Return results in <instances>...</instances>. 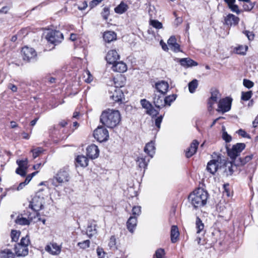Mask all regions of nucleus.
Returning <instances> with one entry per match:
<instances>
[{
  "label": "nucleus",
  "instance_id": "f257e3e1",
  "mask_svg": "<svg viewBox=\"0 0 258 258\" xmlns=\"http://www.w3.org/2000/svg\"><path fill=\"white\" fill-rule=\"evenodd\" d=\"M121 120V115L118 110L107 109L102 111L100 121L104 126L108 128L116 126Z\"/></svg>",
  "mask_w": 258,
  "mask_h": 258
},
{
  "label": "nucleus",
  "instance_id": "f03ea898",
  "mask_svg": "<svg viewBox=\"0 0 258 258\" xmlns=\"http://www.w3.org/2000/svg\"><path fill=\"white\" fill-rule=\"evenodd\" d=\"M208 198V193L204 189L199 188L189 195L188 200L195 208H198L206 204Z\"/></svg>",
  "mask_w": 258,
  "mask_h": 258
},
{
  "label": "nucleus",
  "instance_id": "7ed1b4c3",
  "mask_svg": "<svg viewBox=\"0 0 258 258\" xmlns=\"http://www.w3.org/2000/svg\"><path fill=\"white\" fill-rule=\"evenodd\" d=\"M70 175L68 171L66 168L60 169L54 177L49 180V182L54 187L61 185L69 181Z\"/></svg>",
  "mask_w": 258,
  "mask_h": 258
},
{
  "label": "nucleus",
  "instance_id": "20e7f679",
  "mask_svg": "<svg viewBox=\"0 0 258 258\" xmlns=\"http://www.w3.org/2000/svg\"><path fill=\"white\" fill-rule=\"evenodd\" d=\"M40 192H37L30 202L29 207L35 212L34 213H37L43 208L44 200Z\"/></svg>",
  "mask_w": 258,
  "mask_h": 258
},
{
  "label": "nucleus",
  "instance_id": "39448f33",
  "mask_svg": "<svg viewBox=\"0 0 258 258\" xmlns=\"http://www.w3.org/2000/svg\"><path fill=\"white\" fill-rule=\"evenodd\" d=\"M245 145L244 143H237L232 146L231 149L226 147V150L228 156L232 159L234 163V161H237L236 157L239 156L240 153L245 149Z\"/></svg>",
  "mask_w": 258,
  "mask_h": 258
},
{
  "label": "nucleus",
  "instance_id": "423d86ee",
  "mask_svg": "<svg viewBox=\"0 0 258 258\" xmlns=\"http://www.w3.org/2000/svg\"><path fill=\"white\" fill-rule=\"evenodd\" d=\"M94 138L99 142L106 141L109 138V133L104 126H99L93 134Z\"/></svg>",
  "mask_w": 258,
  "mask_h": 258
},
{
  "label": "nucleus",
  "instance_id": "0eeeda50",
  "mask_svg": "<svg viewBox=\"0 0 258 258\" xmlns=\"http://www.w3.org/2000/svg\"><path fill=\"white\" fill-rule=\"evenodd\" d=\"M233 161H229L221 158L220 172L225 176L231 175L233 173Z\"/></svg>",
  "mask_w": 258,
  "mask_h": 258
},
{
  "label": "nucleus",
  "instance_id": "6e6552de",
  "mask_svg": "<svg viewBox=\"0 0 258 258\" xmlns=\"http://www.w3.org/2000/svg\"><path fill=\"white\" fill-rule=\"evenodd\" d=\"M221 158V156L219 155L216 159L210 160L207 166L208 171L212 174H214L218 170L220 172Z\"/></svg>",
  "mask_w": 258,
  "mask_h": 258
},
{
  "label": "nucleus",
  "instance_id": "1a4fd4ad",
  "mask_svg": "<svg viewBox=\"0 0 258 258\" xmlns=\"http://www.w3.org/2000/svg\"><path fill=\"white\" fill-rule=\"evenodd\" d=\"M46 38L48 41L55 45L63 40V36L60 31L54 30L48 32Z\"/></svg>",
  "mask_w": 258,
  "mask_h": 258
},
{
  "label": "nucleus",
  "instance_id": "9d476101",
  "mask_svg": "<svg viewBox=\"0 0 258 258\" xmlns=\"http://www.w3.org/2000/svg\"><path fill=\"white\" fill-rule=\"evenodd\" d=\"M231 102L232 99L228 97L220 99L217 111L222 113L229 111L231 109Z\"/></svg>",
  "mask_w": 258,
  "mask_h": 258
},
{
  "label": "nucleus",
  "instance_id": "9b49d317",
  "mask_svg": "<svg viewBox=\"0 0 258 258\" xmlns=\"http://www.w3.org/2000/svg\"><path fill=\"white\" fill-rule=\"evenodd\" d=\"M22 54L23 59L27 61L34 60L37 56L35 50L33 48L28 47H25L22 48Z\"/></svg>",
  "mask_w": 258,
  "mask_h": 258
},
{
  "label": "nucleus",
  "instance_id": "f8f14e48",
  "mask_svg": "<svg viewBox=\"0 0 258 258\" xmlns=\"http://www.w3.org/2000/svg\"><path fill=\"white\" fill-rule=\"evenodd\" d=\"M109 97L114 102L121 101L123 96V93L120 88L110 87L108 90Z\"/></svg>",
  "mask_w": 258,
  "mask_h": 258
},
{
  "label": "nucleus",
  "instance_id": "ddd939ff",
  "mask_svg": "<svg viewBox=\"0 0 258 258\" xmlns=\"http://www.w3.org/2000/svg\"><path fill=\"white\" fill-rule=\"evenodd\" d=\"M141 104L146 110V112L147 114L153 117L156 116L159 114V111L154 109L152 104L146 99H142L141 100Z\"/></svg>",
  "mask_w": 258,
  "mask_h": 258
},
{
  "label": "nucleus",
  "instance_id": "4468645a",
  "mask_svg": "<svg viewBox=\"0 0 258 258\" xmlns=\"http://www.w3.org/2000/svg\"><path fill=\"white\" fill-rule=\"evenodd\" d=\"M39 214L38 213L30 214L28 216V218L22 217V216H18L15 220L17 224L21 225H28L30 224V222L32 221L36 217H39Z\"/></svg>",
  "mask_w": 258,
  "mask_h": 258
},
{
  "label": "nucleus",
  "instance_id": "2eb2a0df",
  "mask_svg": "<svg viewBox=\"0 0 258 258\" xmlns=\"http://www.w3.org/2000/svg\"><path fill=\"white\" fill-rule=\"evenodd\" d=\"M17 164L18 165V167L16 170V173L20 175L22 177L26 175L27 170L28 169V160H17L16 161Z\"/></svg>",
  "mask_w": 258,
  "mask_h": 258
},
{
  "label": "nucleus",
  "instance_id": "dca6fc26",
  "mask_svg": "<svg viewBox=\"0 0 258 258\" xmlns=\"http://www.w3.org/2000/svg\"><path fill=\"white\" fill-rule=\"evenodd\" d=\"M61 246L56 243H50L45 247L46 251L54 255H58L61 252Z\"/></svg>",
  "mask_w": 258,
  "mask_h": 258
},
{
  "label": "nucleus",
  "instance_id": "f3484780",
  "mask_svg": "<svg viewBox=\"0 0 258 258\" xmlns=\"http://www.w3.org/2000/svg\"><path fill=\"white\" fill-rule=\"evenodd\" d=\"M164 95L161 94H158L154 93L153 97V103L156 108L161 109L165 106Z\"/></svg>",
  "mask_w": 258,
  "mask_h": 258
},
{
  "label": "nucleus",
  "instance_id": "a211bd4d",
  "mask_svg": "<svg viewBox=\"0 0 258 258\" xmlns=\"http://www.w3.org/2000/svg\"><path fill=\"white\" fill-rule=\"evenodd\" d=\"M87 155L91 159H93L97 158L99 154V150L97 146L91 144L88 146L86 149Z\"/></svg>",
  "mask_w": 258,
  "mask_h": 258
},
{
  "label": "nucleus",
  "instance_id": "6ab92c4d",
  "mask_svg": "<svg viewBox=\"0 0 258 258\" xmlns=\"http://www.w3.org/2000/svg\"><path fill=\"white\" fill-rule=\"evenodd\" d=\"M155 87L158 92L162 95H165L168 91L169 85L165 81H160L155 83Z\"/></svg>",
  "mask_w": 258,
  "mask_h": 258
},
{
  "label": "nucleus",
  "instance_id": "aec40b11",
  "mask_svg": "<svg viewBox=\"0 0 258 258\" xmlns=\"http://www.w3.org/2000/svg\"><path fill=\"white\" fill-rule=\"evenodd\" d=\"M220 94L216 89L212 90L211 96L208 101V109L211 110L213 109V105L217 102V100L220 98Z\"/></svg>",
  "mask_w": 258,
  "mask_h": 258
},
{
  "label": "nucleus",
  "instance_id": "412c9836",
  "mask_svg": "<svg viewBox=\"0 0 258 258\" xmlns=\"http://www.w3.org/2000/svg\"><path fill=\"white\" fill-rule=\"evenodd\" d=\"M119 58V55L115 50H111L108 52L106 56V60L108 63L113 64Z\"/></svg>",
  "mask_w": 258,
  "mask_h": 258
},
{
  "label": "nucleus",
  "instance_id": "4be33fe9",
  "mask_svg": "<svg viewBox=\"0 0 258 258\" xmlns=\"http://www.w3.org/2000/svg\"><path fill=\"white\" fill-rule=\"evenodd\" d=\"M125 78L122 75H117L116 77L113 78L112 82H111V85L113 83L114 86L111 87H115L116 88H119L123 87L125 84Z\"/></svg>",
  "mask_w": 258,
  "mask_h": 258
},
{
  "label": "nucleus",
  "instance_id": "5701e85b",
  "mask_svg": "<svg viewBox=\"0 0 258 258\" xmlns=\"http://www.w3.org/2000/svg\"><path fill=\"white\" fill-rule=\"evenodd\" d=\"M15 254L18 257L25 256L28 254V248L17 243L15 246Z\"/></svg>",
  "mask_w": 258,
  "mask_h": 258
},
{
  "label": "nucleus",
  "instance_id": "b1692460",
  "mask_svg": "<svg viewBox=\"0 0 258 258\" xmlns=\"http://www.w3.org/2000/svg\"><path fill=\"white\" fill-rule=\"evenodd\" d=\"M199 142L197 140H194L191 143L190 147L187 149L185 152V156L187 158H190L197 152Z\"/></svg>",
  "mask_w": 258,
  "mask_h": 258
},
{
  "label": "nucleus",
  "instance_id": "393cba45",
  "mask_svg": "<svg viewBox=\"0 0 258 258\" xmlns=\"http://www.w3.org/2000/svg\"><path fill=\"white\" fill-rule=\"evenodd\" d=\"M177 62H178L181 66L184 68L191 67L197 66L198 65V63L196 61L188 57L178 58Z\"/></svg>",
  "mask_w": 258,
  "mask_h": 258
},
{
  "label": "nucleus",
  "instance_id": "a878e982",
  "mask_svg": "<svg viewBox=\"0 0 258 258\" xmlns=\"http://www.w3.org/2000/svg\"><path fill=\"white\" fill-rule=\"evenodd\" d=\"M111 69L114 72L123 73L127 70V66L125 63L121 61H116L112 64Z\"/></svg>",
  "mask_w": 258,
  "mask_h": 258
},
{
  "label": "nucleus",
  "instance_id": "bb28decb",
  "mask_svg": "<svg viewBox=\"0 0 258 258\" xmlns=\"http://www.w3.org/2000/svg\"><path fill=\"white\" fill-rule=\"evenodd\" d=\"M239 18L233 14L228 15L225 18V24L227 26L236 25L239 22Z\"/></svg>",
  "mask_w": 258,
  "mask_h": 258
},
{
  "label": "nucleus",
  "instance_id": "cd10ccee",
  "mask_svg": "<svg viewBox=\"0 0 258 258\" xmlns=\"http://www.w3.org/2000/svg\"><path fill=\"white\" fill-rule=\"evenodd\" d=\"M137 224V216H131L126 222V227L128 231L133 233Z\"/></svg>",
  "mask_w": 258,
  "mask_h": 258
},
{
  "label": "nucleus",
  "instance_id": "c85d7f7f",
  "mask_svg": "<svg viewBox=\"0 0 258 258\" xmlns=\"http://www.w3.org/2000/svg\"><path fill=\"white\" fill-rule=\"evenodd\" d=\"M144 152L147 154L151 158H152L155 153V143L153 141L147 143L145 148Z\"/></svg>",
  "mask_w": 258,
  "mask_h": 258
},
{
  "label": "nucleus",
  "instance_id": "c756f323",
  "mask_svg": "<svg viewBox=\"0 0 258 258\" xmlns=\"http://www.w3.org/2000/svg\"><path fill=\"white\" fill-rule=\"evenodd\" d=\"M149 160V158L141 155L137 157L136 161L139 168L145 169L148 165Z\"/></svg>",
  "mask_w": 258,
  "mask_h": 258
},
{
  "label": "nucleus",
  "instance_id": "7c9ffc66",
  "mask_svg": "<svg viewBox=\"0 0 258 258\" xmlns=\"http://www.w3.org/2000/svg\"><path fill=\"white\" fill-rule=\"evenodd\" d=\"M103 38L106 42L110 43L116 39V34L113 31H107L104 33Z\"/></svg>",
  "mask_w": 258,
  "mask_h": 258
},
{
  "label": "nucleus",
  "instance_id": "2f4dec72",
  "mask_svg": "<svg viewBox=\"0 0 258 258\" xmlns=\"http://www.w3.org/2000/svg\"><path fill=\"white\" fill-rule=\"evenodd\" d=\"M253 157V155L245 156L244 158H239L237 161H234V164L236 166L243 165L250 161Z\"/></svg>",
  "mask_w": 258,
  "mask_h": 258
},
{
  "label": "nucleus",
  "instance_id": "473e14b6",
  "mask_svg": "<svg viewBox=\"0 0 258 258\" xmlns=\"http://www.w3.org/2000/svg\"><path fill=\"white\" fill-rule=\"evenodd\" d=\"M77 165L81 167H86L88 164V158L84 155H79L76 159Z\"/></svg>",
  "mask_w": 258,
  "mask_h": 258
},
{
  "label": "nucleus",
  "instance_id": "72a5a7b5",
  "mask_svg": "<svg viewBox=\"0 0 258 258\" xmlns=\"http://www.w3.org/2000/svg\"><path fill=\"white\" fill-rule=\"evenodd\" d=\"M15 253L11 249L6 248L0 251V258H14Z\"/></svg>",
  "mask_w": 258,
  "mask_h": 258
},
{
  "label": "nucleus",
  "instance_id": "f704fd0d",
  "mask_svg": "<svg viewBox=\"0 0 258 258\" xmlns=\"http://www.w3.org/2000/svg\"><path fill=\"white\" fill-rule=\"evenodd\" d=\"M178 229L176 226H172L171 229V240L172 243H175L179 236Z\"/></svg>",
  "mask_w": 258,
  "mask_h": 258
},
{
  "label": "nucleus",
  "instance_id": "c9c22d12",
  "mask_svg": "<svg viewBox=\"0 0 258 258\" xmlns=\"http://www.w3.org/2000/svg\"><path fill=\"white\" fill-rule=\"evenodd\" d=\"M128 6L123 2H121L119 5H118L114 9V11L116 13L122 14L127 11Z\"/></svg>",
  "mask_w": 258,
  "mask_h": 258
},
{
  "label": "nucleus",
  "instance_id": "e433bc0d",
  "mask_svg": "<svg viewBox=\"0 0 258 258\" xmlns=\"http://www.w3.org/2000/svg\"><path fill=\"white\" fill-rule=\"evenodd\" d=\"M196 229H197V233L198 234H200L201 232H203V234L204 233V224L202 222L200 218L198 217H197L196 221Z\"/></svg>",
  "mask_w": 258,
  "mask_h": 258
},
{
  "label": "nucleus",
  "instance_id": "4c0bfd02",
  "mask_svg": "<svg viewBox=\"0 0 258 258\" xmlns=\"http://www.w3.org/2000/svg\"><path fill=\"white\" fill-rule=\"evenodd\" d=\"M97 233L96 224H91L88 225L86 230V233L89 237H91Z\"/></svg>",
  "mask_w": 258,
  "mask_h": 258
},
{
  "label": "nucleus",
  "instance_id": "58836bf2",
  "mask_svg": "<svg viewBox=\"0 0 258 258\" xmlns=\"http://www.w3.org/2000/svg\"><path fill=\"white\" fill-rule=\"evenodd\" d=\"M198 86V82L196 79L193 80L188 84L189 91L191 93L195 92Z\"/></svg>",
  "mask_w": 258,
  "mask_h": 258
},
{
  "label": "nucleus",
  "instance_id": "ea45409f",
  "mask_svg": "<svg viewBox=\"0 0 258 258\" xmlns=\"http://www.w3.org/2000/svg\"><path fill=\"white\" fill-rule=\"evenodd\" d=\"M176 95L175 94H172L165 97L164 99V101H165V106L166 105L170 106L171 104V103L176 99Z\"/></svg>",
  "mask_w": 258,
  "mask_h": 258
},
{
  "label": "nucleus",
  "instance_id": "a19ab883",
  "mask_svg": "<svg viewBox=\"0 0 258 258\" xmlns=\"http://www.w3.org/2000/svg\"><path fill=\"white\" fill-rule=\"evenodd\" d=\"M110 249L115 250L117 249L116 239L114 236H111L108 244Z\"/></svg>",
  "mask_w": 258,
  "mask_h": 258
},
{
  "label": "nucleus",
  "instance_id": "79ce46f5",
  "mask_svg": "<svg viewBox=\"0 0 258 258\" xmlns=\"http://www.w3.org/2000/svg\"><path fill=\"white\" fill-rule=\"evenodd\" d=\"M149 24L157 29H160L163 28L162 24L157 20H150Z\"/></svg>",
  "mask_w": 258,
  "mask_h": 258
},
{
  "label": "nucleus",
  "instance_id": "37998d69",
  "mask_svg": "<svg viewBox=\"0 0 258 258\" xmlns=\"http://www.w3.org/2000/svg\"><path fill=\"white\" fill-rule=\"evenodd\" d=\"M248 47L247 46L240 45L238 46L235 49L236 53L238 54L244 55L247 50Z\"/></svg>",
  "mask_w": 258,
  "mask_h": 258
},
{
  "label": "nucleus",
  "instance_id": "c03bdc74",
  "mask_svg": "<svg viewBox=\"0 0 258 258\" xmlns=\"http://www.w3.org/2000/svg\"><path fill=\"white\" fill-rule=\"evenodd\" d=\"M132 216H137V218L141 214V207L139 206H134L132 208Z\"/></svg>",
  "mask_w": 258,
  "mask_h": 258
},
{
  "label": "nucleus",
  "instance_id": "a18cd8bd",
  "mask_svg": "<svg viewBox=\"0 0 258 258\" xmlns=\"http://www.w3.org/2000/svg\"><path fill=\"white\" fill-rule=\"evenodd\" d=\"M252 95L251 91H247L246 92H242L241 93V99L244 101H247L249 100Z\"/></svg>",
  "mask_w": 258,
  "mask_h": 258
},
{
  "label": "nucleus",
  "instance_id": "49530a36",
  "mask_svg": "<svg viewBox=\"0 0 258 258\" xmlns=\"http://www.w3.org/2000/svg\"><path fill=\"white\" fill-rule=\"evenodd\" d=\"M30 241L29 239V237L28 236H26L25 237H23L21 239V241L19 244L24 246V247H28L29 244H30Z\"/></svg>",
  "mask_w": 258,
  "mask_h": 258
},
{
  "label": "nucleus",
  "instance_id": "de8ad7c7",
  "mask_svg": "<svg viewBox=\"0 0 258 258\" xmlns=\"http://www.w3.org/2000/svg\"><path fill=\"white\" fill-rule=\"evenodd\" d=\"M42 148L38 147L31 150L33 153V157L34 159L37 158L43 152Z\"/></svg>",
  "mask_w": 258,
  "mask_h": 258
},
{
  "label": "nucleus",
  "instance_id": "09e8293b",
  "mask_svg": "<svg viewBox=\"0 0 258 258\" xmlns=\"http://www.w3.org/2000/svg\"><path fill=\"white\" fill-rule=\"evenodd\" d=\"M164 254V250L162 248H159L156 251L154 257L155 258H163Z\"/></svg>",
  "mask_w": 258,
  "mask_h": 258
},
{
  "label": "nucleus",
  "instance_id": "8fccbe9b",
  "mask_svg": "<svg viewBox=\"0 0 258 258\" xmlns=\"http://www.w3.org/2000/svg\"><path fill=\"white\" fill-rule=\"evenodd\" d=\"M110 14L109 8L108 7H105L103 9V11L101 13V16L104 20H107Z\"/></svg>",
  "mask_w": 258,
  "mask_h": 258
},
{
  "label": "nucleus",
  "instance_id": "3c124183",
  "mask_svg": "<svg viewBox=\"0 0 258 258\" xmlns=\"http://www.w3.org/2000/svg\"><path fill=\"white\" fill-rule=\"evenodd\" d=\"M11 236L12 241L16 242L19 239L20 233L18 232L16 230H12L11 232Z\"/></svg>",
  "mask_w": 258,
  "mask_h": 258
},
{
  "label": "nucleus",
  "instance_id": "603ef678",
  "mask_svg": "<svg viewBox=\"0 0 258 258\" xmlns=\"http://www.w3.org/2000/svg\"><path fill=\"white\" fill-rule=\"evenodd\" d=\"M78 245L81 248L85 249L90 246L89 240H86L82 242H79Z\"/></svg>",
  "mask_w": 258,
  "mask_h": 258
},
{
  "label": "nucleus",
  "instance_id": "864d4df0",
  "mask_svg": "<svg viewBox=\"0 0 258 258\" xmlns=\"http://www.w3.org/2000/svg\"><path fill=\"white\" fill-rule=\"evenodd\" d=\"M222 138L226 143L230 142L232 140L231 136L228 135L225 131H224L223 133Z\"/></svg>",
  "mask_w": 258,
  "mask_h": 258
},
{
  "label": "nucleus",
  "instance_id": "5fc2aeb1",
  "mask_svg": "<svg viewBox=\"0 0 258 258\" xmlns=\"http://www.w3.org/2000/svg\"><path fill=\"white\" fill-rule=\"evenodd\" d=\"M253 83L252 82H251V81L249 80H247V79H244L243 80V85L249 89V88H252L253 86Z\"/></svg>",
  "mask_w": 258,
  "mask_h": 258
},
{
  "label": "nucleus",
  "instance_id": "6e6d98bb",
  "mask_svg": "<svg viewBox=\"0 0 258 258\" xmlns=\"http://www.w3.org/2000/svg\"><path fill=\"white\" fill-rule=\"evenodd\" d=\"M237 133L239 136H240L243 138H248V139L250 138V136L248 134H247L246 133V132L242 129H239L237 132Z\"/></svg>",
  "mask_w": 258,
  "mask_h": 258
},
{
  "label": "nucleus",
  "instance_id": "4d7b16f0",
  "mask_svg": "<svg viewBox=\"0 0 258 258\" xmlns=\"http://www.w3.org/2000/svg\"><path fill=\"white\" fill-rule=\"evenodd\" d=\"M163 116L160 115L159 116H158L155 120V125L159 128L160 127L161 123L162 122V119H163Z\"/></svg>",
  "mask_w": 258,
  "mask_h": 258
},
{
  "label": "nucleus",
  "instance_id": "13d9d810",
  "mask_svg": "<svg viewBox=\"0 0 258 258\" xmlns=\"http://www.w3.org/2000/svg\"><path fill=\"white\" fill-rule=\"evenodd\" d=\"M78 9L80 10H84L88 6L86 1H83L81 4H77Z\"/></svg>",
  "mask_w": 258,
  "mask_h": 258
},
{
  "label": "nucleus",
  "instance_id": "bf43d9fd",
  "mask_svg": "<svg viewBox=\"0 0 258 258\" xmlns=\"http://www.w3.org/2000/svg\"><path fill=\"white\" fill-rule=\"evenodd\" d=\"M243 33L247 36L249 40L253 39L254 35L252 32L246 30L243 31Z\"/></svg>",
  "mask_w": 258,
  "mask_h": 258
},
{
  "label": "nucleus",
  "instance_id": "052dcab7",
  "mask_svg": "<svg viewBox=\"0 0 258 258\" xmlns=\"http://www.w3.org/2000/svg\"><path fill=\"white\" fill-rule=\"evenodd\" d=\"M253 7L254 4L250 3V2L243 6L244 9L246 11H250L253 9Z\"/></svg>",
  "mask_w": 258,
  "mask_h": 258
},
{
  "label": "nucleus",
  "instance_id": "680f3d73",
  "mask_svg": "<svg viewBox=\"0 0 258 258\" xmlns=\"http://www.w3.org/2000/svg\"><path fill=\"white\" fill-rule=\"evenodd\" d=\"M176 42V39L174 36H171L168 40L167 43L169 47L174 45Z\"/></svg>",
  "mask_w": 258,
  "mask_h": 258
},
{
  "label": "nucleus",
  "instance_id": "e2e57ef3",
  "mask_svg": "<svg viewBox=\"0 0 258 258\" xmlns=\"http://www.w3.org/2000/svg\"><path fill=\"white\" fill-rule=\"evenodd\" d=\"M171 49L173 50L175 52L180 51V46L176 42L174 45H172L170 47Z\"/></svg>",
  "mask_w": 258,
  "mask_h": 258
},
{
  "label": "nucleus",
  "instance_id": "0e129e2a",
  "mask_svg": "<svg viewBox=\"0 0 258 258\" xmlns=\"http://www.w3.org/2000/svg\"><path fill=\"white\" fill-rule=\"evenodd\" d=\"M8 88L10 89L13 92H16L18 90L17 87L12 83H9L8 85Z\"/></svg>",
  "mask_w": 258,
  "mask_h": 258
},
{
  "label": "nucleus",
  "instance_id": "69168bd1",
  "mask_svg": "<svg viewBox=\"0 0 258 258\" xmlns=\"http://www.w3.org/2000/svg\"><path fill=\"white\" fill-rule=\"evenodd\" d=\"M233 12H235L236 13V14H239L240 13V11L239 10V8H238V7L237 5H232L230 8H229Z\"/></svg>",
  "mask_w": 258,
  "mask_h": 258
},
{
  "label": "nucleus",
  "instance_id": "338daca9",
  "mask_svg": "<svg viewBox=\"0 0 258 258\" xmlns=\"http://www.w3.org/2000/svg\"><path fill=\"white\" fill-rule=\"evenodd\" d=\"M85 73L88 76V78L85 80V81L88 83L91 82L93 80V76L89 71H87Z\"/></svg>",
  "mask_w": 258,
  "mask_h": 258
},
{
  "label": "nucleus",
  "instance_id": "774afa93",
  "mask_svg": "<svg viewBox=\"0 0 258 258\" xmlns=\"http://www.w3.org/2000/svg\"><path fill=\"white\" fill-rule=\"evenodd\" d=\"M101 2L100 0H93L90 4V6L91 8H93V7L97 6Z\"/></svg>",
  "mask_w": 258,
  "mask_h": 258
}]
</instances>
